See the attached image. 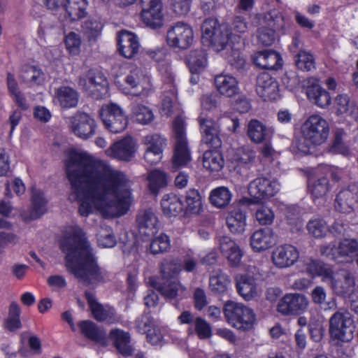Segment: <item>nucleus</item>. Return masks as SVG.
Listing matches in <instances>:
<instances>
[{
  "label": "nucleus",
  "instance_id": "f257e3e1",
  "mask_svg": "<svg viewBox=\"0 0 358 358\" xmlns=\"http://www.w3.org/2000/svg\"><path fill=\"white\" fill-rule=\"evenodd\" d=\"M66 173L71 196L80 201L78 211L82 216H88L94 208L106 213L114 209L117 215L129 210L130 181L108 162L74 153L66 161Z\"/></svg>",
  "mask_w": 358,
  "mask_h": 358
},
{
  "label": "nucleus",
  "instance_id": "f03ea898",
  "mask_svg": "<svg viewBox=\"0 0 358 358\" xmlns=\"http://www.w3.org/2000/svg\"><path fill=\"white\" fill-rule=\"evenodd\" d=\"M61 249L66 254L67 270L80 282L89 286L106 282L107 273L99 266L93 250L82 229L74 227L70 236L62 242Z\"/></svg>",
  "mask_w": 358,
  "mask_h": 358
},
{
  "label": "nucleus",
  "instance_id": "7ed1b4c3",
  "mask_svg": "<svg viewBox=\"0 0 358 358\" xmlns=\"http://www.w3.org/2000/svg\"><path fill=\"white\" fill-rule=\"evenodd\" d=\"M201 30L203 37L209 40L215 51L226 52L231 47L229 41L232 32L227 23L217 24L216 20L209 18L203 22Z\"/></svg>",
  "mask_w": 358,
  "mask_h": 358
},
{
  "label": "nucleus",
  "instance_id": "20e7f679",
  "mask_svg": "<svg viewBox=\"0 0 358 358\" xmlns=\"http://www.w3.org/2000/svg\"><path fill=\"white\" fill-rule=\"evenodd\" d=\"M355 329L354 317L348 310H339L330 317L329 331L334 340L343 343L350 341Z\"/></svg>",
  "mask_w": 358,
  "mask_h": 358
},
{
  "label": "nucleus",
  "instance_id": "39448f33",
  "mask_svg": "<svg viewBox=\"0 0 358 358\" xmlns=\"http://www.w3.org/2000/svg\"><path fill=\"white\" fill-rule=\"evenodd\" d=\"M223 311L227 322L234 328L245 331L253 327L256 318L251 308L241 303L228 301L224 304Z\"/></svg>",
  "mask_w": 358,
  "mask_h": 358
},
{
  "label": "nucleus",
  "instance_id": "423d86ee",
  "mask_svg": "<svg viewBox=\"0 0 358 358\" xmlns=\"http://www.w3.org/2000/svg\"><path fill=\"white\" fill-rule=\"evenodd\" d=\"M78 85L92 98L101 99L108 92V82L104 73L96 69H90L78 80Z\"/></svg>",
  "mask_w": 358,
  "mask_h": 358
},
{
  "label": "nucleus",
  "instance_id": "0eeeda50",
  "mask_svg": "<svg viewBox=\"0 0 358 358\" xmlns=\"http://www.w3.org/2000/svg\"><path fill=\"white\" fill-rule=\"evenodd\" d=\"M329 133L328 122L320 115H310L301 125V134L307 143L319 145L326 141Z\"/></svg>",
  "mask_w": 358,
  "mask_h": 358
},
{
  "label": "nucleus",
  "instance_id": "6e6552de",
  "mask_svg": "<svg viewBox=\"0 0 358 358\" xmlns=\"http://www.w3.org/2000/svg\"><path fill=\"white\" fill-rule=\"evenodd\" d=\"M358 251V242L355 239L345 238L334 244L322 245L320 248L322 255L337 263H347L352 261Z\"/></svg>",
  "mask_w": 358,
  "mask_h": 358
},
{
  "label": "nucleus",
  "instance_id": "1a4fd4ad",
  "mask_svg": "<svg viewBox=\"0 0 358 358\" xmlns=\"http://www.w3.org/2000/svg\"><path fill=\"white\" fill-rule=\"evenodd\" d=\"M173 131L176 136V143L172 162L173 167L176 169L186 166L192 159L185 136V123L180 117L175 119Z\"/></svg>",
  "mask_w": 358,
  "mask_h": 358
},
{
  "label": "nucleus",
  "instance_id": "9d476101",
  "mask_svg": "<svg viewBox=\"0 0 358 358\" xmlns=\"http://www.w3.org/2000/svg\"><path fill=\"white\" fill-rule=\"evenodd\" d=\"M100 117L106 127L112 133L123 131L128 124L127 116L117 104L110 103L101 107Z\"/></svg>",
  "mask_w": 358,
  "mask_h": 358
},
{
  "label": "nucleus",
  "instance_id": "9b49d317",
  "mask_svg": "<svg viewBox=\"0 0 358 358\" xmlns=\"http://www.w3.org/2000/svg\"><path fill=\"white\" fill-rule=\"evenodd\" d=\"M193 39L192 27L183 22L173 23L166 31L167 44L173 48L186 50L192 45Z\"/></svg>",
  "mask_w": 358,
  "mask_h": 358
},
{
  "label": "nucleus",
  "instance_id": "f8f14e48",
  "mask_svg": "<svg viewBox=\"0 0 358 358\" xmlns=\"http://www.w3.org/2000/svg\"><path fill=\"white\" fill-rule=\"evenodd\" d=\"M265 20L269 27L259 28L257 36L259 43L264 46H269L275 41V31L283 28L284 20L280 12L273 10L266 14Z\"/></svg>",
  "mask_w": 358,
  "mask_h": 358
},
{
  "label": "nucleus",
  "instance_id": "ddd939ff",
  "mask_svg": "<svg viewBox=\"0 0 358 358\" xmlns=\"http://www.w3.org/2000/svg\"><path fill=\"white\" fill-rule=\"evenodd\" d=\"M140 3L144 24L152 29L161 28L163 25L162 0H140Z\"/></svg>",
  "mask_w": 358,
  "mask_h": 358
},
{
  "label": "nucleus",
  "instance_id": "4468645a",
  "mask_svg": "<svg viewBox=\"0 0 358 358\" xmlns=\"http://www.w3.org/2000/svg\"><path fill=\"white\" fill-rule=\"evenodd\" d=\"M136 152V143L131 136H127L113 143L106 151V155L122 162H131Z\"/></svg>",
  "mask_w": 358,
  "mask_h": 358
},
{
  "label": "nucleus",
  "instance_id": "2eb2a0df",
  "mask_svg": "<svg viewBox=\"0 0 358 358\" xmlns=\"http://www.w3.org/2000/svg\"><path fill=\"white\" fill-rule=\"evenodd\" d=\"M198 122L201 133V142L213 148H219L222 145L220 137V128L217 122L211 118L200 115Z\"/></svg>",
  "mask_w": 358,
  "mask_h": 358
},
{
  "label": "nucleus",
  "instance_id": "dca6fc26",
  "mask_svg": "<svg viewBox=\"0 0 358 358\" xmlns=\"http://www.w3.org/2000/svg\"><path fill=\"white\" fill-rule=\"evenodd\" d=\"M70 128L77 136L87 139L94 134V120L87 113L77 112L70 118Z\"/></svg>",
  "mask_w": 358,
  "mask_h": 358
},
{
  "label": "nucleus",
  "instance_id": "f3484780",
  "mask_svg": "<svg viewBox=\"0 0 358 358\" xmlns=\"http://www.w3.org/2000/svg\"><path fill=\"white\" fill-rule=\"evenodd\" d=\"M279 187L277 180L259 177L250 182L248 192L251 196L257 199H263L274 196L278 192Z\"/></svg>",
  "mask_w": 358,
  "mask_h": 358
},
{
  "label": "nucleus",
  "instance_id": "a211bd4d",
  "mask_svg": "<svg viewBox=\"0 0 358 358\" xmlns=\"http://www.w3.org/2000/svg\"><path fill=\"white\" fill-rule=\"evenodd\" d=\"M358 207V185H350L336 195L335 208L342 213H350Z\"/></svg>",
  "mask_w": 358,
  "mask_h": 358
},
{
  "label": "nucleus",
  "instance_id": "6ab92c4d",
  "mask_svg": "<svg viewBox=\"0 0 358 358\" xmlns=\"http://www.w3.org/2000/svg\"><path fill=\"white\" fill-rule=\"evenodd\" d=\"M330 280V285L334 292L338 296H345L350 294L355 285L353 275L347 270H341L328 277Z\"/></svg>",
  "mask_w": 358,
  "mask_h": 358
},
{
  "label": "nucleus",
  "instance_id": "aec40b11",
  "mask_svg": "<svg viewBox=\"0 0 358 358\" xmlns=\"http://www.w3.org/2000/svg\"><path fill=\"white\" fill-rule=\"evenodd\" d=\"M216 240L220 253L229 264L233 267L238 266L243 255L239 245L228 236H219Z\"/></svg>",
  "mask_w": 358,
  "mask_h": 358
},
{
  "label": "nucleus",
  "instance_id": "412c9836",
  "mask_svg": "<svg viewBox=\"0 0 358 358\" xmlns=\"http://www.w3.org/2000/svg\"><path fill=\"white\" fill-rule=\"evenodd\" d=\"M279 85L275 78L267 73H260L257 78L256 92L264 101H274L279 97Z\"/></svg>",
  "mask_w": 358,
  "mask_h": 358
},
{
  "label": "nucleus",
  "instance_id": "4be33fe9",
  "mask_svg": "<svg viewBox=\"0 0 358 358\" xmlns=\"http://www.w3.org/2000/svg\"><path fill=\"white\" fill-rule=\"evenodd\" d=\"M85 296L92 315L96 321H107L108 322L113 323L117 320L116 313L113 308L110 306H103L99 303L94 294L92 292H85Z\"/></svg>",
  "mask_w": 358,
  "mask_h": 358
},
{
  "label": "nucleus",
  "instance_id": "5701e85b",
  "mask_svg": "<svg viewBox=\"0 0 358 358\" xmlns=\"http://www.w3.org/2000/svg\"><path fill=\"white\" fill-rule=\"evenodd\" d=\"M308 306L306 298L299 294H289L284 296L279 301L277 310L279 313L287 315L297 314L304 310Z\"/></svg>",
  "mask_w": 358,
  "mask_h": 358
},
{
  "label": "nucleus",
  "instance_id": "b1692460",
  "mask_svg": "<svg viewBox=\"0 0 358 358\" xmlns=\"http://www.w3.org/2000/svg\"><path fill=\"white\" fill-rule=\"evenodd\" d=\"M299 253L296 247L292 245L278 246L272 253V261L278 268H287L292 266L299 259Z\"/></svg>",
  "mask_w": 358,
  "mask_h": 358
},
{
  "label": "nucleus",
  "instance_id": "393cba45",
  "mask_svg": "<svg viewBox=\"0 0 358 358\" xmlns=\"http://www.w3.org/2000/svg\"><path fill=\"white\" fill-rule=\"evenodd\" d=\"M238 293L245 301H251L259 296L256 279L249 274H243L236 278Z\"/></svg>",
  "mask_w": 358,
  "mask_h": 358
},
{
  "label": "nucleus",
  "instance_id": "a878e982",
  "mask_svg": "<svg viewBox=\"0 0 358 358\" xmlns=\"http://www.w3.org/2000/svg\"><path fill=\"white\" fill-rule=\"evenodd\" d=\"M117 45L120 53L125 58H132L137 54L139 43L135 34L127 31L120 33L117 37Z\"/></svg>",
  "mask_w": 358,
  "mask_h": 358
},
{
  "label": "nucleus",
  "instance_id": "bb28decb",
  "mask_svg": "<svg viewBox=\"0 0 358 358\" xmlns=\"http://www.w3.org/2000/svg\"><path fill=\"white\" fill-rule=\"evenodd\" d=\"M276 238L270 228H262L255 231L250 237V245L255 251L267 250L275 244Z\"/></svg>",
  "mask_w": 358,
  "mask_h": 358
},
{
  "label": "nucleus",
  "instance_id": "cd10ccee",
  "mask_svg": "<svg viewBox=\"0 0 358 358\" xmlns=\"http://www.w3.org/2000/svg\"><path fill=\"white\" fill-rule=\"evenodd\" d=\"M214 82L217 90L221 95L231 98L239 94L238 82L235 77L220 74L215 77Z\"/></svg>",
  "mask_w": 358,
  "mask_h": 358
},
{
  "label": "nucleus",
  "instance_id": "c85d7f7f",
  "mask_svg": "<svg viewBox=\"0 0 358 358\" xmlns=\"http://www.w3.org/2000/svg\"><path fill=\"white\" fill-rule=\"evenodd\" d=\"M247 134L251 141L260 143L271 139L273 130L272 128H268L260 121L252 119L248 124Z\"/></svg>",
  "mask_w": 358,
  "mask_h": 358
},
{
  "label": "nucleus",
  "instance_id": "c756f323",
  "mask_svg": "<svg viewBox=\"0 0 358 358\" xmlns=\"http://www.w3.org/2000/svg\"><path fill=\"white\" fill-rule=\"evenodd\" d=\"M80 333L95 343L105 344L106 334L101 327L91 320H82L78 323Z\"/></svg>",
  "mask_w": 358,
  "mask_h": 358
},
{
  "label": "nucleus",
  "instance_id": "7c9ffc66",
  "mask_svg": "<svg viewBox=\"0 0 358 358\" xmlns=\"http://www.w3.org/2000/svg\"><path fill=\"white\" fill-rule=\"evenodd\" d=\"M136 222L140 232L145 236L153 235L157 231L158 219L151 208L139 212Z\"/></svg>",
  "mask_w": 358,
  "mask_h": 358
},
{
  "label": "nucleus",
  "instance_id": "2f4dec72",
  "mask_svg": "<svg viewBox=\"0 0 358 358\" xmlns=\"http://www.w3.org/2000/svg\"><path fill=\"white\" fill-rule=\"evenodd\" d=\"M55 99L62 108H71L77 106L79 94L73 87L61 86L55 90Z\"/></svg>",
  "mask_w": 358,
  "mask_h": 358
},
{
  "label": "nucleus",
  "instance_id": "473e14b6",
  "mask_svg": "<svg viewBox=\"0 0 358 358\" xmlns=\"http://www.w3.org/2000/svg\"><path fill=\"white\" fill-rule=\"evenodd\" d=\"M109 337L114 346L122 355L129 357L132 355L134 348L130 345L131 337L128 332L122 329H114L110 331Z\"/></svg>",
  "mask_w": 358,
  "mask_h": 358
},
{
  "label": "nucleus",
  "instance_id": "72a5a7b5",
  "mask_svg": "<svg viewBox=\"0 0 358 358\" xmlns=\"http://www.w3.org/2000/svg\"><path fill=\"white\" fill-rule=\"evenodd\" d=\"M125 83L134 90L136 96H147L150 90L145 78H141V70L138 68L131 70L125 78Z\"/></svg>",
  "mask_w": 358,
  "mask_h": 358
},
{
  "label": "nucleus",
  "instance_id": "f704fd0d",
  "mask_svg": "<svg viewBox=\"0 0 358 358\" xmlns=\"http://www.w3.org/2000/svg\"><path fill=\"white\" fill-rule=\"evenodd\" d=\"M252 61L256 66L264 69H275L281 65L280 55L271 50L257 52L252 57Z\"/></svg>",
  "mask_w": 358,
  "mask_h": 358
},
{
  "label": "nucleus",
  "instance_id": "c9c22d12",
  "mask_svg": "<svg viewBox=\"0 0 358 358\" xmlns=\"http://www.w3.org/2000/svg\"><path fill=\"white\" fill-rule=\"evenodd\" d=\"M155 287L167 300L182 296L186 291V288L178 280H161Z\"/></svg>",
  "mask_w": 358,
  "mask_h": 358
},
{
  "label": "nucleus",
  "instance_id": "e433bc0d",
  "mask_svg": "<svg viewBox=\"0 0 358 358\" xmlns=\"http://www.w3.org/2000/svg\"><path fill=\"white\" fill-rule=\"evenodd\" d=\"M227 225L233 234H241L245 231L246 225L245 208H235L227 218Z\"/></svg>",
  "mask_w": 358,
  "mask_h": 358
},
{
  "label": "nucleus",
  "instance_id": "4c0bfd02",
  "mask_svg": "<svg viewBox=\"0 0 358 358\" xmlns=\"http://www.w3.org/2000/svg\"><path fill=\"white\" fill-rule=\"evenodd\" d=\"M184 210L187 214L199 215L203 210V198L199 191L192 188L185 194Z\"/></svg>",
  "mask_w": 358,
  "mask_h": 358
},
{
  "label": "nucleus",
  "instance_id": "58836bf2",
  "mask_svg": "<svg viewBox=\"0 0 358 358\" xmlns=\"http://www.w3.org/2000/svg\"><path fill=\"white\" fill-rule=\"evenodd\" d=\"M306 94L310 102L320 108H326L331 102L329 92L319 85L308 86L306 89Z\"/></svg>",
  "mask_w": 358,
  "mask_h": 358
},
{
  "label": "nucleus",
  "instance_id": "ea45409f",
  "mask_svg": "<svg viewBox=\"0 0 358 358\" xmlns=\"http://www.w3.org/2000/svg\"><path fill=\"white\" fill-rule=\"evenodd\" d=\"M203 167L210 171H220L224 166V159L218 148L204 152L202 157Z\"/></svg>",
  "mask_w": 358,
  "mask_h": 358
},
{
  "label": "nucleus",
  "instance_id": "a19ab883",
  "mask_svg": "<svg viewBox=\"0 0 358 358\" xmlns=\"http://www.w3.org/2000/svg\"><path fill=\"white\" fill-rule=\"evenodd\" d=\"M161 206L163 213L169 217L177 216L184 210V205L180 199L173 194L164 195Z\"/></svg>",
  "mask_w": 358,
  "mask_h": 358
},
{
  "label": "nucleus",
  "instance_id": "79ce46f5",
  "mask_svg": "<svg viewBox=\"0 0 358 358\" xmlns=\"http://www.w3.org/2000/svg\"><path fill=\"white\" fill-rule=\"evenodd\" d=\"M230 282L228 275L221 270H217L210 278L209 287L215 294H224L228 291Z\"/></svg>",
  "mask_w": 358,
  "mask_h": 358
},
{
  "label": "nucleus",
  "instance_id": "37998d69",
  "mask_svg": "<svg viewBox=\"0 0 358 358\" xmlns=\"http://www.w3.org/2000/svg\"><path fill=\"white\" fill-rule=\"evenodd\" d=\"M87 6L86 0H66L64 7L70 21L73 22L86 15Z\"/></svg>",
  "mask_w": 358,
  "mask_h": 358
},
{
  "label": "nucleus",
  "instance_id": "c03bdc74",
  "mask_svg": "<svg viewBox=\"0 0 358 358\" xmlns=\"http://www.w3.org/2000/svg\"><path fill=\"white\" fill-rule=\"evenodd\" d=\"M31 193L30 217L32 220H36L46 212V200L40 189L32 187Z\"/></svg>",
  "mask_w": 358,
  "mask_h": 358
},
{
  "label": "nucleus",
  "instance_id": "a18cd8bd",
  "mask_svg": "<svg viewBox=\"0 0 358 358\" xmlns=\"http://www.w3.org/2000/svg\"><path fill=\"white\" fill-rule=\"evenodd\" d=\"M308 189L313 198H323L330 190L329 179L325 176H322L317 179L310 180Z\"/></svg>",
  "mask_w": 358,
  "mask_h": 358
},
{
  "label": "nucleus",
  "instance_id": "49530a36",
  "mask_svg": "<svg viewBox=\"0 0 358 358\" xmlns=\"http://www.w3.org/2000/svg\"><path fill=\"white\" fill-rule=\"evenodd\" d=\"M20 78L24 83L36 85L41 84L45 80V76L41 69L30 65L22 68Z\"/></svg>",
  "mask_w": 358,
  "mask_h": 358
},
{
  "label": "nucleus",
  "instance_id": "de8ad7c7",
  "mask_svg": "<svg viewBox=\"0 0 358 358\" xmlns=\"http://www.w3.org/2000/svg\"><path fill=\"white\" fill-rule=\"evenodd\" d=\"M20 312L19 305L15 301H13L9 307L8 316L4 321V327L6 329L10 331H15L21 328Z\"/></svg>",
  "mask_w": 358,
  "mask_h": 358
},
{
  "label": "nucleus",
  "instance_id": "09e8293b",
  "mask_svg": "<svg viewBox=\"0 0 358 358\" xmlns=\"http://www.w3.org/2000/svg\"><path fill=\"white\" fill-rule=\"evenodd\" d=\"M209 199L213 206L223 208L230 203L231 194L227 187H220L210 192Z\"/></svg>",
  "mask_w": 358,
  "mask_h": 358
},
{
  "label": "nucleus",
  "instance_id": "8fccbe9b",
  "mask_svg": "<svg viewBox=\"0 0 358 358\" xmlns=\"http://www.w3.org/2000/svg\"><path fill=\"white\" fill-rule=\"evenodd\" d=\"M103 25L98 20L88 19L82 25L84 36L89 41H95L101 34Z\"/></svg>",
  "mask_w": 358,
  "mask_h": 358
},
{
  "label": "nucleus",
  "instance_id": "3c124183",
  "mask_svg": "<svg viewBox=\"0 0 358 358\" xmlns=\"http://www.w3.org/2000/svg\"><path fill=\"white\" fill-rule=\"evenodd\" d=\"M187 61L192 72H196L204 68L207 63L206 53L202 50H192L187 57Z\"/></svg>",
  "mask_w": 358,
  "mask_h": 358
},
{
  "label": "nucleus",
  "instance_id": "603ef678",
  "mask_svg": "<svg viewBox=\"0 0 358 358\" xmlns=\"http://www.w3.org/2000/svg\"><path fill=\"white\" fill-rule=\"evenodd\" d=\"M131 110L136 122L141 124H148L154 119L152 111L143 104L134 103Z\"/></svg>",
  "mask_w": 358,
  "mask_h": 358
},
{
  "label": "nucleus",
  "instance_id": "864d4df0",
  "mask_svg": "<svg viewBox=\"0 0 358 358\" xmlns=\"http://www.w3.org/2000/svg\"><path fill=\"white\" fill-rule=\"evenodd\" d=\"M149 187L152 193H157L158 190L166 185V176L165 173L159 170L150 171L148 176Z\"/></svg>",
  "mask_w": 358,
  "mask_h": 358
},
{
  "label": "nucleus",
  "instance_id": "5fc2aeb1",
  "mask_svg": "<svg viewBox=\"0 0 358 358\" xmlns=\"http://www.w3.org/2000/svg\"><path fill=\"white\" fill-rule=\"evenodd\" d=\"M170 247L169 237L164 234H161L154 238L150 244V250L153 255L166 252L170 249Z\"/></svg>",
  "mask_w": 358,
  "mask_h": 358
},
{
  "label": "nucleus",
  "instance_id": "6e6d98bb",
  "mask_svg": "<svg viewBox=\"0 0 358 358\" xmlns=\"http://www.w3.org/2000/svg\"><path fill=\"white\" fill-rule=\"evenodd\" d=\"M162 280H177L176 275L179 273V266L173 260H164L160 264Z\"/></svg>",
  "mask_w": 358,
  "mask_h": 358
},
{
  "label": "nucleus",
  "instance_id": "4d7b16f0",
  "mask_svg": "<svg viewBox=\"0 0 358 358\" xmlns=\"http://www.w3.org/2000/svg\"><path fill=\"white\" fill-rule=\"evenodd\" d=\"M224 57L229 64L236 70L240 71L244 69L245 59L238 50L230 47L229 50L224 52Z\"/></svg>",
  "mask_w": 358,
  "mask_h": 358
},
{
  "label": "nucleus",
  "instance_id": "13d9d810",
  "mask_svg": "<svg viewBox=\"0 0 358 358\" xmlns=\"http://www.w3.org/2000/svg\"><path fill=\"white\" fill-rule=\"evenodd\" d=\"M307 272L313 275H321L328 278L331 275V269L328 265L319 260L310 259L306 266Z\"/></svg>",
  "mask_w": 358,
  "mask_h": 358
},
{
  "label": "nucleus",
  "instance_id": "bf43d9fd",
  "mask_svg": "<svg viewBox=\"0 0 358 358\" xmlns=\"http://www.w3.org/2000/svg\"><path fill=\"white\" fill-rule=\"evenodd\" d=\"M308 232L315 238L324 237L327 231L328 227L323 220L314 219L310 220L306 226Z\"/></svg>",
  "mask_w": 358,
  "mask_h": 358
},
{
  "label": "nucleus",
  "instance_id": "052dcab7",
  "mask_svg": "<svg viewBox=\"0 0 358 358\" xmlns=\"http://www.w3.org/2000/svg\"><path fill=\"white\" fill-rule=\"evenodd\" d=\"M96 237L99 245L103 248H113L116 244V238L110 227L101 229Z\"/></svg>",
  "mask_w": 358,
  "mask_h": 358
},
{
  "label": "nucleus",
  "instance_id": "680f3d73",
  "mask_svg": "<svg viewBox=\"0 0 358 358\" xmlns=\"http://www.w3.org/2000/svg\"><path fill=\"white\" fill-rule=\"evenodd\" d=\"M165 141L166 139L158 134H148L144 137L143 141L146 149L152 150L160 153H162V148Z\"/></svg>",
  "mask_w": 358,
  "mask_h": 358
},
{
  "label": "nucleus",
  "instance_id": "e2e57ef3",
  "mask_svg": "<svg viewBox=\"0 0 358 358\" xmlns=\"http://www.w3.org/2000/svg\"><path fill=\"white\" fill-rule=\"evenodd\" d=\"M295 64L298 69L305 71H309L315 68L313 55L305 51H300L296 55Z\"/></svg>",
  "mask_w": 358,
  "mask_h": 358
},
{
  "label": "nucleus",
  "instance_id": "0e129e2a",
  "mask_svg": "<svg viewBox=\"0 0 358 358\" xmlns=\"http://www.w3.org/2000/svg\"><path fill=\"white\" fill-rule=\"evenodd\" d=\"M194 326L195 331L200 339H207L212 336L210 325L203 318L196 317Z\"/></svg>",
  "mask_w": 358,
  "mask_h": 358
},
{
  "label": "nucleus",
  "instance_id": "69168bd1",
  "mask_svg": "<svg viewBox=\"0 0 358 358\" xmlns=\"http://www.w3.org/2000/svg\"><path fill=\"white\" fill-rule=\"evenodd\" d=\"M154 326L155 321L148 314H143L135 320V327L141 334H146Z\"/></svg>",
  "mask_w": 358,
  "mask_h": 358
},
{
  "label": "nucleus",
  "instance_id": "338daca9",
  "mask_svg": "<svg viewBox=\"0 0 358 358\" xmlns=\"http://www.w3.org/2000/svg\"><path fill=\"white\" fill-rule=\"evenodd\" d=\"M176 90L175 87H173V89L171 90V92L164 95V98L162 100V111L164 115L169 116L172 114L173 103L176 102Z\"/></svg>",
  "mask_w": 358,
  "mask_h": 358
},
{
  "label": "nucleus",
  "instance_id": "774afa93",
  "mask_svg": "<svg viewBox=\"0 0 358 358\" xmlns=\"http://www.w3.org/2000/svg\"><path fill=\"white\" fill-rule=\"evenodd\" d=\"M257 222L262 225H269L274 220V213L271 208L266 206H261L255 213Z\"/></svg>",
  "mask_w": 358,
  "mask_h": 358
}]
</instances>
